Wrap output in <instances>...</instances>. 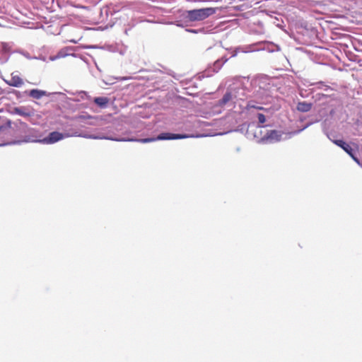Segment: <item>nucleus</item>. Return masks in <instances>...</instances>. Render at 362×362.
Returning <instances> with one entry per match:
<instances>
[{
    "instance_id": "f257e3e1",
    "label": "nucleus",
    "mask_w": 362,
    "mask_h": 362,
    "mask_svg": "<svg viewBox=\"0 0 362 362\" xmlns=\"http://www.w3.org/2000/svg\"><path fill=\"white\" fill-rule=\"evenodd\" d=\"M12 130L13 134L18 138L11 141L1 144L0 146L7 145H20L23 143H39L41 138V132L38 129L30 127L25 122L21 119L12 122L9 119H6L2 124L0 125V134H7Z\"/></svg>"
},
{
    "instance_id": "f03ea898",
    "label": "nucleus",
    "mask_w": 362,
    "mask_h": 362,
    "mask_svg": "<svg viewBox=\"0 0 362 362\" xmlns=\"http://www.w3.org/2000/svg\"><path fill=\"white\" fill-rule=\"evenodd\" d=\"M199 135L194 136L193 134H180V133H172V132H162L159 134L157 136L147 137L144 139H133V138H115L112 136H86V138H92V139H104L107 140L116 141H137L142 144L150 143L156 141H163V140H177V139H183L190 137H199Z\"/></svg>"
},
{
    "instance_id": "7ed1b4c3",
    "label": "nucleus",
    "mask_w": 362,
    "mask_h": 362,
    "mask_svg": "<svg viewBox=\"0 0 362 362\" xmlns=\"http://www.w3.org/2000/svg\"><path fill=\"white\" fill-rule=\"evenodd\" d=\"M250 86V96L260 101L268 100L272 96L273 85L267 77L261 76L252 80Z\"/></svg>"
},
{
    "instance_id": "20e7f679",
    "label": "nucleus",
    "mask_w": 362,
    "mask_h": 362,
    "mask_svg": "<svg viewBox=\"0 0 362 362\" xmlns=\"http://www.w3.org/2000/svg\"><path fill=\"white\" fill-rule=\"evenodd\" d=\"M327 137L333 144L346 152L358 165H361V161L358 157V146L356 144L347 142L342 139H332L329 134Z\"/></svg>"
},
{
    "instance_id": "39448f33",
    "label": "nucleus",
    "mask_w": 362,
    "mask_h": 362,
    "mask_svg": "<svg viewBox=\"0 0 362 362\" xmlns=\"http://www.w3.org/2000/svg\"><path fill=\"white\" fill-rule=\"evenodd\" d=\"M216 12V8L212 7L188 10L185 12V18L191 22L201 21L214 15Z\"/></svg>"
},
{
    "instance_id": "423d86ee",
    "label": "nucleus",
    "mask_w": 362,
    "mask_h": 362,
    "mask_svg": "<svg viewBox=\"0 0 362 362\" xmlns=\"http://www.w3.org/2000/svg\"><path fill=\"white\" fill-rule=\"evenodd\" d=\"M258 119L257 124L255 122H250L247 124L246 134L247 137L259 138V133L262 134V129L267 127L264 125L266 122V116L263 113L258 112L257 114Z\"/></svg>"
},
{
    "instance_id": "0eeeda50",
    "label": "nucleus",
    "mask_w": 362,
    "mask_h": 362,
    "mask_svg": "<svg viewBox=\"0 0 362 362\" xmlns=\"http://www.w3.org/2000/svg\"><path fill=\"white\" fill-rule=\"evenodd\" d=\"M283 132L276 129H265L262 134L259 133V138H256L262 143L273 144L281 140Z\"/></svg>"
},
{
    "instance_id": "6e6552de",
    "label": "nucleus",
    "mask_w": 362,
    "mask_h": 362,
    "mask_svg": "<svg viewBox=\"0 0 362 362\" xmlns=\"http://www.w3.org/2000/svg\"><path fill=\"white\" fill-rule=\"evenodd\" d=\"M233 96L237 102L238 100H243L250 96V90L247 89L241 83H235L229 86Z\"/></svg>"
},
{
    "instance_id": "1a4fd4ad",
    "label": "nucleus",
    "mask_w": 362,
    "mask_h": 362,
    "mask_svg": "<svg viewBox=\"0 0 362 362\" xmlns=\"http://www.w3.org/2000/svg\"><path fill=\"white\" fill-rule=\"evenodd\" d=\"M235 100L233 96V93L229 87L227 88L225 93L223 97L216 102L214 105V107H224L225 106L228 107H234L235 104Z\"/></svg>"
},
{
    "instance_id": "9d476101",
    "label": "nucleus",
    "mask_w": 362,
    "mask_h": 362,
    "mask_svg": "<svg viewBox=\"0 0 362 362\" xmlns=\"http://www.w3.org/2000/svg\"><path fill=\"white\" fill-rule=\"evenodd\" d=\"M68 93L70 95L75 96L74 98L71 99V100H73L74 102H80L81 100H92V98H91L90 95H89L88 93L86 91H84V90H80V91H76V92L69 91ZM54 94H58V95H61L62 98L69 99V98H67L64 93L57 92V93H54ZM69 100H71V98H69Z\"/></svg>"
},
{
    "instance_id": "9b49d317",
    "label": "nucleus",
    "mask_w": 362,
    "mask_h": 362,
    "mask_svg": "<svg viewBox=\"0 0 362 362\" xmlns=\"http://www.w3.org/2000/svg\"><path fill=\"white\" fill-rule=\"evenodd\" d=\"M64 138V135L63 133H61L57 131H54V132L49 133V134L46 137H45L43 139L40 138L39 143L46 144H54L59 141H61Z\"/></svg>"
},
{
    "instance_id": "f8f14e48",
    "label": "nucleus",
    "mask_w": 362,
    "mask_h": 362,
    "mask_svg": "<svg viewBox=\"0 0 362 362\" xmlns=\"http://www.w3.org/2000/svg\"><path fill=\"white\" fill-rule=\"evenodd\" d=\"M257 45L258 46L257 50H266L271 53L281 51V47L279 45L270 41L260 42Z\"/></svg>"
},
{
    "instance_id": "ddd939ff",
    "label": "nucleus",
    "mask_w": 362,
    "mask_h": 362,
    "mask_svg": "<svg viewBox=\"0 0 362 362\" xmlns=\"http://www.w3.org/2000/svg\"><path fill=\"white\" fill-rule=\"evenodd\" d=\"M228 59L226 57H222L221 58L214 62V64L210 67H209L208 70L206 71L208 72L207 75L209 76L211 72L217 73L221 69L223 64L228 61Z\"/></svg>"
},
{
    "instance_id": "4468645a",
    "label": "nucleus",
    "mask_w": 362,
    "mask_h": 362,
    "mask_svg": "<svg viewBox=\"0 0 362 362\" xmlns=\"http://www.w3.org/2000/svg\"><path fill=\"white\" fill-rule=\"evenodd\" d=\"M24 93H28V95L37 100L42 98L43 96H49L52 94L51 93L47 92L46 90L37 88L25 90L24 91Z\"/></svg>"
},
{
    "instance_id": "2eb2a0df",
    "label": "nucleus",
    "mask_w": 362,
    "mask_h": 362,
    "mask_svg": "<svg viewBox=\"0 0 362 362\" xmlns=\"http://www.w3.org/2000/svg\"><path fill=\"white\" fill-rule=\"evenodd\" d=\"M12 113L25 117H29L34 115V112L27 107H15L12 109Z\"/></svg>"
},
{
    "instance_id": "dca6fc26",
    "label": "nucleus",
    "mask_w": 362,
    "mask_h": 362,
    "mask_svg": "<svg viewBox=\"0 0 362 362\" xmlns=\"http://www.w3.org/2000/svg\"><path fill=\"white\" fill-rule=\"evenodd\" d=\"M5 82L9 85L10 86L20 88L23 85V79L17 75L15 72L11 74V78L9 81H6Z\"/></svg>"
},
{
    "instance_id": "f3484780",
    "label": "nucleus",
    "mask_w": 362,
    "mask_h": 362,
    "mask_svg": "<svg viewBox=\"0 0 362 362\" xmlns=\"http://www.w3.org/2000/svg\"><path fill=\"white\" fill-rule=\"evenodd\" d=\"M74 50L73 47H66L61 49L55 56L51 57V60L54 61L59 58H64L65 57L72 55L70 52Z\"/></svg>"
},
{
    "instance_id": "a211bd4d",
    "label": "nucleus",
    "mask_w": 362,
    "mask_h": 362,
    "mask_svg": "<svg viewBox=\"0 0 362 362\" xmlns=\"http://www.w3.org/2000/svg\"><path fill=\"white\" fill-rule=\"evenodd\" d=\"M94 103H95L99 107L104 109L106 108L110 102V99L105 96L95 97L93 99Z\"/></svg>"
},
{
    "instance_id": "6ab92c4d",
    "label": "nucleus",
    "mask_w": 362,
    "mask_h": 362,
    "mask_svg": "<svg viewBox=\"0 0 362 362\" xmlns=\"http://www.w3.org/2000/svg\"><path fill=\"white\" fill-rule=\"evenodd\" d=\"M312 107L313 104L311 103L301 101L298 103L296 109L301 112H308L312 109Z\"/></svg>"
},
{
    "instance_id": "aec40b11",
    "label": "nucleus",
    "mask_w": 362,
    "mask_h": 362,
    "mask_svg": "<svg viewBox=\"0 0 362 362\" xmlns=\"http://www.w3.org/2000/svg\"><path fill=\"white\" fill-rule=\"evenodd\" d=\"M76 119L78 122H85L86 120H96L98 117L92 116L87 112H82L75 117Z\"/></svg>"
},
{
    "instance_id": "412c9836",
    "label": "nucleus",
    "mask_w": 362,
    "mask_h": 362,
    "mask_svg": "<svg viewBox=\"0 0 362 362\" xmlns=\"http://www.w3.org/2000/svg\"><path fill=\"white\" fill-rule=\"evenodd\" d=\"M362 126V121L356 119L354 122V128L356 129L354 135L361 136L362 135V130H360V127Z\"/></svg>"
},
{
    "instance_id": "4be33fe9",
    "label": "nucleus",
    "mask_w": 362,
    "mask_h": 362,
    "mask_svg": "<svg viewBox=\"0 0 362 362\" xmlns=\"http://www.w3.org/2000/svg\"><path fill=\"white\" fill-rule=\"evenodd\" d=\"M246 107L247 110H250L251 108H255V109H257L259 110H264V112H267L269 111V109L264 108L262 106L255 105L254 104L253 101H252V100L247 102Z\"/></svg>"
},
{
    "instance_id": "5701e85b",
    "label": "nucleus",
    "mask_w": 362,
    "mask_h": 362,
    "mask_svg": "<svg viewBox=\"0 0 362 362\" xmlns=\"http://www.w3.org/2000/svg\"><path fill=\"white\" fill-rule=\"evenodd\" d=\"M317 86V88L319 89H322L325 91H327L329 90H332L331 87L327 84H325L323 81H319L315 83Z\"/></svg>"
},
{
    "instance_id": "b1692460",
    "label": "nucleus",
    "mask_w": 362,
    "mask_h": 362,
    "mask_svg": "<svg viewBox=\"0 0 362 362\" xmlns=\"http://www.w3.org/2000/svg\"><path fill=\"white\" fill-rule=\"evenodd\" d=\"M1 52L2 53L4 54H10V47L8 45V44H7L6 42H2L1 43Z\"/></svg>"
},
{
    "instance_id": "393cba45",
    "label": "nucleus",
    "mask_w": 362,
    "mask_h": 362,
    "mask_svg": "<svg viewBox=\"0 0 362 362\" xmlns=\"http://www.w3.org/2000/svg\"><path fill=\"white\" fill-rule=\"evenodd\" d=\"M10 54H4L2 52H0V64H4L7 62L9 59Z\"/></svg>"
},
{
    "instance_id": "a878e982",
    "label": "nucleus",
    "mask_w": 362,
    "mask_h": 362,
    "mask_svg": "<svg viewBox=\"0 0 362 362\" xmlns=\"http://www.w3.org/2000/svg\"><path fill=\"white\" fill-rule=\"evenodd\" d=\"M11 93H13L16 96L17 98H21L24 95H28V93H24V92L21 93L17 90H13L11 91Z\"/></svg>"
},
{
    "instance_id": "bb28decb",
    "label": "nucleus",
    "mask_w": 362,
    "mask_h": 362,
    "mask_svg": "<svg viewBox=\"0 0 362 362\" xmlns=\"http://www.w3.org/2000/svg\"><path fill=\"white\" fill-rule=\"evenodd\" d=\"M186 31H187V32H188V33H195V34H197V33H198L199 32V30H196V29H191V28H189V29H187V30H186Z\"/></svg>"
},
{
    "instance_id": "cd10ccee",
    "label": "nucleus",
    "mask_w": 362,
    "mask_h": 362,
    "mask_svg": "<svg viewBox=\"0 0 362 362\" xmlns=\"http://www.w3.org/2000/svg\"><path fill=\"white\" fill-rule=\"evenodd\" d=\"M316 96H318L319 99H320L321 98H327V95L323 93L317 94Z\"/></svg>"
},
{
    "instance_id": "c85d7f7f",
    "label": "nucleus",
    "mask_w": 362,
    "mask_h": 362,
    "mask_svg": "<svg viewBox=\"0 0 362 362\" xmlns=\"http://www.w3.org/2000/svg\"><path fill=\"white\" fill-rule=\"evenodd\" d=\"M308 126H309V124L305 125L303 128H302V129H299V130L297 132V133H300V132H301L302 131H303L304 129H305Z\"/></svg>"
},
{
    "instance_id": "c756f323",
    "label": "nucleus",
    "mask_w": 362,
    "mask_h": 362,
    "mask_svg": "<svg viewBox=\"0 0 362 362\" xmlns=\"http://www.w3.org/2000/svg\"><path fill=\"white\" fill-rule=\"evenodd\" d=\"M87 124H90V125H93V124H94L95 123H94L93 121H90V122H87Z\"/></svg>"
},
{
    "instance_id": "7c9ffc66",
    "label": "nucleus",
    "mask_w": 362,
    "mask_h": 362,
    "mask_svg": "<svg viewBox=\"0 0 362 362\" xmlns=\"http://www.w3.org/2000/svg\"><path fill=\"white\" fill-rule=\"evenodd\" d=\"M235 150L237 152L240 151V147H237Z\"/></svg>"
},
{
    "instance_id": "2f4dec72",
    "label": "nucleus",
    "mask_w": 362,
    "mask_h": 362,
    "mask_svg": "<svg viewBox=\"0 0 362 362\" xmlns=\"http://www.w3.org/2000/svg\"><path fill=\"white\" fill-rule=\"evenodd\" d=\"M236 54H237V52H234L233 53V54H232V57H235V56H236Z\"/></svg>"
},
{
    "instance_id": "473e14b6",
    "label": "nucleus",
    "mask_w": 362,
    "mask_h": 362,
    "mask_svg": "<svg viewBox=\"0 0 362 362\" xmlns=\"http://www.w3.org/2000/svg\"><path fill=\"white\" fill-rule=\"evenodd\" d=\"M358 165L362 168V161L361 162V165Z\"/></svg>"
}]
</instances>
